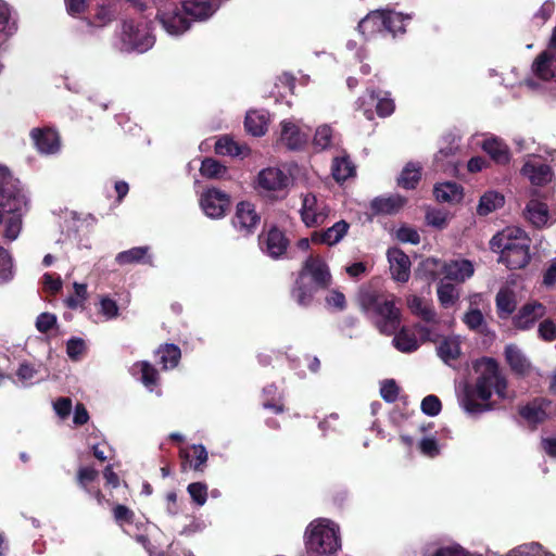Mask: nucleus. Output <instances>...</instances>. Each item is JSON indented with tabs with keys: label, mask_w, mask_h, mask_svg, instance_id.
Returning a JSON list of instances; mask_svg holds the SVG:
<instances>
[{
	"label": "nucleus",
	"mask_w": 556,
	"mask_h": 556,
	"mask_svg": "<svg viewBox=\"0 0 556 556\" xmlns=\"http://www.w3.org/2000/svg\"><path fill=\"white\" fill-rule=\"evenodd\" d=\"M482 149L497 164H507L510 160L508 147L497 138L485 139Z\"/></svg>",
	"instance_id": "obj_27"
},
{
	"label": "nucleus",
	"mask_w": 556,
	"mask_h": 556,
	"mask_svg": "<svg viewBox=\"0 0 556 556\" xmlns=\"http://www.w3.org/2000/svg\"><path fill=\"white\" fill-rule=\"evenodd\" d=\"M35 146L41 153L53 154L60 149V138L51 129L35 128L30 132Z\"/></svg>",
	"instance_id": "obj_19"
},
{
	"label": "nucleus",
	"mask_w": 556,
	"mask_h": 556,
	"mask_svg": "<svg viewBox=\"0 0 556 556\" xmlns=\"http://www.w3.org/2000/svg\"><path fill=\"white\" fill-rule=\"evenodd\" d=\"M438 299L440 304L444 308L454 306L459 299V290L456 286L441 281L437 290Z\"/></svg>",
	"instance_id": "obj_37"
},
{
	"label": "nucleus",
	"mask_w": 556,
	"mask_h": 556,
	"mask_svg": "<svg viewBox=\"0 0 556 556\" xmlns=\"http://www.w3.org/2000/svg\"><path fill=\"white\" fill-rule=\"evenodd\" d=\"M433 193L439 202L458 203L463 199V189L455 182L438 184Z\"/></svg>",
	"instance_id": "obj_30"
},
{
	"label": "nucleus",
	"mask_w": 556,
	"mask_h": 556,
	"mask_svg": "<svg viewBox=\"0 0 556 556\" xmlns=\"http://www.w3.org/2000/svg\"><path fill=\"white\" fill-rule=\"evenodd\" d=\"M267 115L260 111H250L247 113L244 126L248 132L253 136H262L267 129Z\"/></svg>",
	"instance_id": "obj_32"
},
{
	"label": "nucleus",
	"mask_w": 556,
	"mask_h": 556,
	"mask_svg": "<svg viewBox=\"0 0 556 556\" xmlns=\"http://www.w3.org/2000/svg\"><path fill=\"white\" fill-rule=\"evenodd\" d=\"M15 29V22L11 18L10 9L0 3V33L11 34Z\"/></svg>",
	"instance_id": "obj_52"
},
{
	"label": "nucleus",
	"mask_w": 556,
	"mask_h": 556,
	"mask_svg": "<svg viewBox=\"0 0 556 556\" xmlns=\"http://www.w3.org/2000/svg\"><path fill=\"white\" fill-rule=\"evenodd\" d=\"M463 320L469 329L477 331V332L484 331L485 320H484L482 313L479 309L472 308V309L468 311L465 314Z\"/></svg>",
	"instance_id": "obj_45"
},
{
	"label": "nucleus",
	"mask_w": 556,
	"mask_h": 556,
	"mask_svg": "<svg viewBox=\"0 0 556 556\" xmlns=\"http://www.w3.org/2000/svg\"><path fill=\"white\" fill-rule=\"evenodd\" d=\"M220 0H185L184 8L186 12L198 20H203L212 15L218 7Z\"/></svg>",
	"instance_id": "obj_25"
},
{
	"label": "nucleus",
	"mask_w": 556,
	"mask_h": 556,
	"mask_svg": "<svg viewBox=\"0 0 556 556\" xmlns=\"http://www.w3.org/2000/svg\"><path fill=\"white\" fill-rule=\"evenodd\" d=\"M405 204V199L399 194L378 197L370 202L372 214H394Z\"/></svg>",
	"instance_id": "obj_22"
},
{
	"label": "nucleus",
	"mask_w": 556,
	"mask_h": 556,
	"mask_svg": "<svg viewBox=\"0 0 556 556\" xmlns=\"http://www.w3.org/2000/svg\"><path fill=\"white\" fill-rule=\"evenodd\" d=\"M521 173L531 181V184L536 186H543L549 182L553 178L551 167L536 159L528 160L525 163Z\"/></svg>",
	"instance_id": "obj_16"
},
{
	"label": "nucleus",
	"mask_w": 556,
	"mask_h": 556,
	"mask_svg": "<svg viewBox=\"0 0 556 556\" xmlns=\"http://www.w3.org/2000/svg\"><path fill=\"white\" fill-rule=\"evenodd\" d=\"M26 211L27 198L20 181L8 169L0 167V228L7 242L18 238Z\"/></svg>",
	"instance_id": "obj_2"
},
{
	"label": "nucleus",
	"mask_w": 556,
	"mask_h": 556,
	"mask_svg": "<svg viewBox=\"0 0 556 556\" xmlns=\"http://www.w3.org/2000/svg\"><path fill=\"white\" fill-rule=\"evenodd\" d=\"M154 45V37L151 34L148 23L126 21L123 24L121 35L122 51L144 52Z\"/></svg>",
	"instance_id": "obj_7"
},
{
	"label": "nucleus",
	"mask_w": 556,
	"mask_h": 556,
	"mask_svg": "<svg viewBox=\"0 0 556 556\" xmlns=\"http://www.w3.org/2000/svg\"><path fill=\"white\" fill-rule=\"evenodd\" d=\"M301 279L309 276L316 288H327L331 283L329 267L319 256H309L300 271Z\"/></svg>",
	"instance_id": "obj_10"
},
{
	"label": "nucleus",
	"mask_w": 556,
	"mask_h": 556,
	"mask_svg": "<svg viewBox=\"0 0 556 556\" xmlns=\"http://www.w3.org/2000/svg\"><path fill=\"white\" fill-rule=\"evenodd\" d=\"M114 17V10L110 5H99L92 23L98 27H103L112 22Z\"/></svg>",
	"instance_id": "obj_51"
},
{
	"label": "nucleus",
	"mask_w": 556,
	"mask_h": 556,
	"mask_svg": "<svg viewBox=\"0 0 556 556\" xmlns=\"http://www.w3.org/2000/svg\"><path fill=\"white\" fill-rule=\"evenodd\" d=\"M332 175L337 181H344L355 175V166L349 156H340L333 160Z\"/></svg>",
	"instance_id": "obj_38"
},
{
	"label": "nucleus",
	"mask_w": 556,
	"mask_h": 556,
	"mask_svg": "<svg viewBox=\"0 0 556 556\" xmlns=\"http://www.w3.org/2000/svg\"><path fill=\"white\" fill-rule=\"evenodd\" d=\"M97 477H98V471L92 467H81L78 469V472H77L78 483L83 488H86L88 483L94 481Z\"/></svg>",
	"instance_id": "obj_59"
},
{
	"label": "nucleus",
	"mask_w": 556,
	"mask_h": 556,
	"mask_svg": "<svg viewBox=\"0 0 556 556\" xmlns=\"http://www.w3.org/2000/svg\"><path fill=\"white\" fill-rule=\"evenodd\" d=\"M434 556H468V554L462 546L453 545L438 549Z\"/></svg>",
	"instance_id": "obj_64"
},
{
	"label": "nucleus",
	"mask_w": 556,
	"mask_h": 556,
	"mask_svg": "<svg viewBox=\"0 0 556 556\" xmlns=\"http://www.w3.org/2000/svg\"><path fill=\"white\" fill-rule=\"evenodd\" d=\"M384 24V11H375L358 23V30L364 36L371 37L377 33L386 31Z\"/></svg>",
	"instance_id": "obj_24"
},
{
	"label": "nucleus",
	"mask_w": 556,
	"mask_h": 556,
	"mask_svg": "<svg viewBox=\"0 0 556 556\" xmlns=\"http://www.w3.org/2000/svg\"><path fill=\"white\" fill-rule=\"evenodd\" d=\"M476 369L479 377L473 388L467 389L460 400L462 407L469 414H481L492 409L489 403L492 394L501 399H508L507 383L502 377L495 359L484 357L477 362Z\"/></svg>",
	"instance_id": "obj_1"
},
{
	"label": "nucleus",
	"mask_w": 556,
	"mask_h": 556,
	"mask_svg": "<svg viewBox=\"0 0 556 556\" xmlns=\"http://www.w3.org/2000/svg\"><path fill=\"white\" fill-rule=\"evenodd\" d=\"M262 244L265 247L268 255L277 258L286 252L288 240L279 229L271 228L263 239Z\"/></svg>",
	"instance_id": "obj_23"
},
{
	"label": "nucleus",
	"mask_w": 556,
	"mask_h": 556,
	"mask_svg": "<svg viewBox=\"0 0 556 556\" xmlns=\"http://www.w3.org/2000/svg\"><path fill=\"white\" fill-rule=\"evenodd\" d=\"M396 238L401 242L404 243H412V244H418L420 241L419 233L410 227H401L396 231Z\"/></svg>",
	"instance_id": "obj_57"
},
{
	"label": "nucleus",
	"mask_w": 556,
	"mask_h": 556,
	"mask_svg": "<svg viewBox=\"0 0 556 556\" xmlns=\"http://www.w3.org/2000/svg\"><path fill=\"white\" fill-rule=\"evenodd\" d=\"M407 306L412 313L420 316L426 321H433L435 319V312L433 307L417 295H410L407 298Z\"/></svg>",
	"instance_id": "obj_35"
},
{
	"label": "nucleus",
	"mask_w": 556,
	"mask_h": 556,
	"mask_svg": "<svg viewBox=\"0 0 556 556\" xmlns=\"http://www.w3.org/2000/svg\"><path fill=\"white\" fill-rule=\"evenodd\" d=\"M426 218L429 225L442 228L446 224L447 215L441 211H430L427 213Z\"/></svg>",
	"instance_id": "obj_63"
},
{
	"label": "nucleus",
	"mask_w": 556,
	"mask_h": 556,
	"mask_svg": "<svg viewBox=\"0 0 556 556\" xmlns=\"http://www.w3.org/2000/svg\"><path fill=\"white\" fill-rule=\"evenodd\" d=\"M113 515L118 523H131L134 520V513L125 505H116L113 509Z\"/></svg>",
	"instance_id": "obj_61"
},
{
	"label": "nucleus",
	"mask_w": 556,
	"mask_h": 556,
	"mask_svg": "<svg viewBox=\"0 0 556 556\" xmlns=\"http://www.w3.org/2000/svg\"><path fill=\"white\" fill-rule=\"evenodd\" d=\"M289 181V176L278 167L264 168L256 178L257 188L267 192L282 191Z\"/></svg>",
	"instance_id": "obj_12"
},
{
	"label": "nucleus",
	"mask_w": 556,
	"mask_h": 556,
	"mask_svg": "<svg viewBox=\"0 0 556 556\" xmlns=\"http://www.w3.org/2000/svg\"><path fill=\"white\" fill-rule=\"evenodd\" d=\"M156 354L164 369L175 368L181 356L180 349L175 344L162 345Z\"/></svg>",
	"instance_id": "obj_36"
},
{
	"label": "nucleus",
	"mask_w": 556,
	"mask_h": 556,
	"mask_svg": "<svg viewBox=\"0 0 556 556\" xmlns=\"http://www.w3.org/2000/svg\"><path fill=\"white\" fill-rule=\"evenodd\" d=\"M357 301L361 309L381 333L392 336L400 328L401 311L395 305L393 295L363 289L358 293Z\"/></svg>",
	"instance_id": "obj_3"
},
{
	"label": "nucleus",
	"mask_w": 556,
	"mask_h": 556,
	"mask_svg": "<svg viewBox=\"0 0 556 556\" xmlns=\"http://www.w3.org/2000/svg\"><path fill=\"white\" fill-rule=\"evenodd\" d=\"M326 302L329 306L342 311L346 306L345 296L342 292L338 290H332L326 298Z\"/></svg>",
	"instance_id": "obj_60"
},
{
	"label": "nucleus",
	"mask_w": 556,
	"mask_h": 556,
	"mask_svg": "<svg viewBox=\"0 0 556 556\" xmlns=\"http://www.w3.org/2000/svg\"><path fill=\"white\" fill-rule=\"evenodd\" d=\"M187 16L195 18L186 12L184 5L181 9L175 7L172 10L164 11L160 14V22L169 35H180L189 28V20Z\"/></svg>",
	"instance_id": "obj_13"
},
{
	"label": "nucleus",
	"mask_w": 556,
	"mask_h": 556,
	"mask_svg": "<svg viewBox=\"0 0 556 556\" xmlns=\"http://www.w3.org/2000/svg\"><path fill=\"white\" fill-rule=\"evenodd\" d=\"M462 340L459 336H448L442 339L437 346L439 357L445 363L451 364L459 358L462 354Z\"/></svg>",
	"instance_id": "obj_21"
},
{
	"label": "nucleus",
	"mask_w": 556,
	"mask_h": 556,
	"mask_svg": "<svg viewBox=\"0 0 556 556\" xmlns=\"http://www.w3.org/2000/svg\"><path fill=\"white\" fill-rule=\"evenodd\" d=\"M305 545L315 555L334 554L340 548L339 528L329 519L312 521L305 531Z\"/></svg>",
	"instance_id": "obj_5"
},
{
	"label": "nucleus",
	"mask_w": 556,
	"mask_h": 556,
	"mask_svg": "<svg viewBox=\"0 0 556 556\" xmlns=\"http://www.w3.org/2000/svg\"><path fill=\"white\" fill-rule=\"evenodd\" d=\"M100 312L106 319H113L118 316V306L110 298H102L100 301Z\"/></svg>",
	"instance_id": "obj_56"
},
{
	"label": "nucleus",
	"mask_w": 556,
	"mask_h": 556,
	"mask_svg": "<svg viewBox=\"0 0 556 556\" xmlns=\"http://www.w3.org/2000/svg\"><path fill=\"white\" fill-rule=\"evenodd\" d=\"M230 205L229 195L216 188L206 189L200 198V206L210 218H222Z\"/></svg>",
	"instance_id": "obj_8"
},
{
	"label": "nucleus",
	"mask_w": 556,
	"mask_h": 556,
	"mask_svg": "<svg viewBox=\"0 0 556 556\" xmlns=\"http://www.w3.org/2000/svg\"><path fill=\"white\" fill-rule=\"evenodd\" d=\"M399 393H400V388L396 384L395 380L387 379L381 382L380 395L386 402H388V403L395 402L399 397Z\"/></svg>",
	"instance_id": "obj_49"
},
{
	"label": "nucleus",
	"mask_w": 556,
	"mask_h": 556,
	"mask_svg": "<svg viewBox=\"0 0 556 556\" xmlns=\"http://www.w3.org/2000/svg\"><path fill=\"white\" fill-rule=\"evenodd\" d=\"M332 129L328 125H321L316 129L314 144L319 149H326L331 144Z\"/></svg>",
	"instance_id": "obj_50"
},
{
	"label": "nucleus",
	"mask_w": 556,
	"mask_h": 556,
	"mask_svg": "<svg viewBox=\"0 0 556 556\" xmlns=\"http://www.w3.org/2000/svg\"><path fill=\"white\" fill-rule=\"evenodd\" d=\"M419 448L422 454L430 457H433L439 453L438 443L433 438H424L419 443Z\"/></svg>",
	"instance_id": "obj_62"
},
{
	"label": "nucleus",
	"mask_w": 556,
	"mask_h": 556,
	"mask_svg": "<svg viewBox=\"0 0 556 556\" xmlns=\"http://www.w3.org/2000/svg\"><path fill=\"white\" fill-rule=\"evenodd\" d=\"M13 277V261L8 250L0 245V280L8 281Z\"/></svg>",
	"instance_id": "obj_47"
},
{
	"label": "nucleus",
	"mask_w": 556,
	"mask_h": 556,
	"mask_svg": "<svg viewBox=\"0 0 556 556\" xmlns=\"http://www.w3.org/2000/svg\"><path fill=\"white\" fill-rule=\"evenodd\" d=\"M187 491L198 506H203L207 500V485L203 482H192Z\"/></svg>",
	"instance_id": "obj_48"
},
{
	"label": "nucleus",
	"mask_w": 556,
	"mask_h": 556,
	"mask_svg": "<svg viewBox=\"0 0 556 556\" xmlns=\"http://www.w3.org/2000/svg\"><path fill=\"white\" fill-rule=\"evenodd\" d=\"M132 374L135 375L137 371L141 372L140 380L147 388H152L157 383V371L156 369L148 362H139L136 363L132 368Z\"/></svg>",
	"instance_id": "obj_41"
},
{
	"label": "nucleus",
	"mask_w": 556,
	"mask_h": 556,
	"mask_svg": "<svg viewBox=\"0 0 556 556\" xmlns=\"http://www.w3.org/2000/svg\"><path fill=\"white\" fill-rule=\"evenodd\" d=\"M549 403L544 400H535L520 409V415L531 424H539L546 419V406Z\"/></svg>",
	"instance_id": "obj_31"
},
{
	"label": "nucleus",
	"mask_w": 556,
	"mask_h": 556,
	"mask_svg": "<svg viewBox=\"0 0 556 556\" xmlns=\"http://www.w3.org/2000/svg\"><path fill=\"white\" fill-rule=\"evenodd\" d=\"M441 408V402L435 395H427L421 402V410L428 416H437Z\"/></svg>",
	"instance_id": "obj_53"
},
{
	"label": "nucleus",
	"mask_w": 556,
	"mask_h": 556,
	"mask_svg": "<svg viewBox=\"0 0 556 556\" xmlns=\"http://www.w3.org/2000/svg\"><path fill=\"white\" fill-rule=\"evenodd\" d=\"M200 173L207 178H218L226 173V168L216 160L205 159L201 164Z\"/></svg>",
	"instance_id": "obj_44"
},
{
	"label": "nucleus",
	"mask_w": 556,
	"mask_h": 556,
	"mask_svg": "<svg viewBox=\"0 0 556 556\" xmlns=\"http://www.w3.org/2000/svg\"><path fill=\"white\" fill-rule=\"evenodd\" d=\"M56 325V316L51 313H41L36 320V328L39 332H47Z\"/></svg>",
	"instance_id": "obj_55"
},
{
	"label": "nucleus",
	"mask_w": 556,
	"mask_h": 556,
	"mask_svg": "<svg viewBox=\"0 0 556 556\" xmlns=\"http://www.w3.org/2000/svg\"><path fill=\"white\" fill-rule=\"evenodd\" d=\"M316 287L307 286L304 279L299 276L295 287L292 290V298L298 302L299 305L306 306L311 303Z\"/></svg>",
	"instance_id": "obj_40"
},
{
	"label": "nucleus",
	"mask_w": 556,
	"mask_h": 556,
	"mask_svg": "<svg viewBox=\"0 0 556 556\" xmlns=\"http://www.w3.org/2000/svg\"><path fill=\"white\" fill-rule=\"evenodd\" d=\"M85 351V342L79 338H72L67 341L66 353L70 358L78 359Z\"/></svg>",
	"instance_id": "obj_54"
},
{
	"label": "nucleus",
	"mask_w": 556,
	"mask_h": 556,
	"mask_svg": "<svg viewBox=\"0 0 556 556\" xmlns=\"http://www.w3.org/2000/svg\"><path fill=\"white\" fill-rule=\"evenodd\" d=\"M148 247H137L123 251L116 255V262L121 265L141 262L148 255Z\"/></svg>",
	"instance_id": "obj_43"
},
{
	"label": "nucleus",
	"mask_w": 556,
	"mask_h": 556,
	"mask_svg": "<svg viewBox=\"0 0 556 556\" xmlns=\"http://www.w3.org/2000/svg\"><path fill=\"white\" fill-rule=\"evenodd\" d=\"M393 346L402 353H413L420 346V342L410 328L402 327L393 333Z\"/></svg>",
	"instance_id": "obj_20"
},
{
	"label": "nucleus",
	"mask_w": 556,
	"mask_h": 556,
	"mask_svg": "<svg viewBox=\"0 0 556 556\" xmlns=\"http://www.w3.org/2000/svg\"><path fill=\"white\" fill-rule=\"evenodd\" d=\"M421 175V167L414 163H408L399 178V185L406 189L415 188Z\"/></svg>",
	"instance_id": "obj_42"
},
{
	"label": "nucleus",
	"mask_w": 556,
	"mask_h": 556,
	"mask_svg": "<svg viewBox=\"0 0 556 556\" xmlns=\"http://www.w3.org/2000/svg\"><path fill=\"white\" fill-rule=\"evenodd\" d=\"M506 361L517 374H526L530 368V363L522 352L515 345H508L505 349Z\"/></svg>",
	"instance_id": "obj_33"
},
{
	"label": "nucleus",
	"mask_w": 556,
	"mask_h": 556,
	"mask_svg": "<svg viewBox=\"0 0 556 556\" xmlns=\"http://www.w3.org/2000/svg\"><path fill=\"white\" fill-rule=\"evenodd\" d=\"M526 214L527 218L539 228L556 220V215L548 211L546 203L536 199L528 203Z\"/></svg>",
	"instance_id": "obj_18"
},
{
	"label": "nucleus",
	"mask_w": 556,
	"mask_h": 556,
	"mask_svg": "<svg viewBox=\"0 0 556 556\" xmlns=\"http://www.w3.org/2000/svg\"><path fill=\"white\" fill-rule=\"evenodd\" d=\"M422 267L434 279L443 276L445 279L455 282H464L475 273L472 263L464 258L442 262L438 258L429 257L422 262Z\"/></svg>",
	"instance_id": "obj_6"
},
{
	"label": "nucleus",
	"mask_w": 556,
	"mask_h": 556,
	"mask_svg": "<svg viewBox=\"0 0 556 556\" xmlns=\"http://www.w3.org/2000/svg\"><path fill=\"white\" fill-rule=\"evenodd\" d=\"M496 311L501 318H508L516 309L517 300L513 290L505 287L502 288L496 294Z\"/></svg>",
	"instance_id": "obj_28"
},
{
	"label": "nucleus",
	"mask_w": 556,
	"mask_h": 556,
	"mask_svg": "<svg viewBox=\"0 0 556 556\" xmlns=\"http://www.w3.org/2000/svg\"><path fill=\"white\" fill-rule=\"evenodd\" d=\"M215 152L219 155L240 156L245 155L249 149L241 146L230 137H222L215 143Z\"/></svg>",
	"instance_id": "obj_34"
},
{
	"label": "nucleus",
	"mask_w": 556,
	"mask_h": 556,
	"mask_svg": "<svg viewBox=\"0 0 556 556\" xmlns=\"http://www.w3.org/2000/svg\"><path fill=\"white\" fill-rule=\"evenodd\" d=\"M384 29L388 33L396 35L405 30L404 17L400 13L384 12Z\"/></svg>",
	"instance_id": "obj_46"
},
{
	"label": "nucleus",
	"mask_w": 556,
	"mask_h": 556,
	"mask_svg": "<svg viewBox=\"0 0 556 556\" xmlns=\"http://www.w3.org/2000/svg\"><path fill=\"white\" fill-rule=\"evenodd\" d=\"M300 213L303 223L307 227H316L326 222L330 210L324 202H319L313 193H306L302 195Z\"/></svg>",
	"instance_id": "obj_9"
},
{
	"label": "nucleus",
	"mask_w": 556,
	"mask_h": 556,
	"mask_svg": "<svg viewBox=\"0 0 556 556\" xmlns=\"http://www.w3.org/2000/svg\"><path fill=\"white\" fill-rule=\"evenodd\" d=\"M531 240L518 227H506L496 233L490 244L491 249L500 253V262L510 269H520L530 262Z\"/></svg>",
	"instance_id": "obj_4"
},
{
	"label": "nucleus",
	"mask_w": 556,
	"mask_h": 556,
	"mask_svg": "<svg viewBox=\"0 0 556 556\" xmlns=\"http://www.w3.org/2000/svg\"><path fill=\"white\" fill-rule=\"evenodd\" d=\"M307 136L303 134L293 123L283 121L281 123L280 140L289 149L300 148L306 142Z\"/></svg>",
	"instance_id": "obj_26"
},
{
	"label": "nucleus",
	"mask_w": 556,
	"mask_h": 556,
	"mask_svg": "<svg viewBox=\"0 0 556 556\" xmlns=\"http://www.w3.org/2000/svg\"><path fill=\"white\" fill-rule=\"evenodd\" d=\"M556 61L548 53H541L534 61L532 65L533 73L536 77L542 80H549L555 75Z\"/></svg>",
	"instance_id": "obj_29"
},
{
	"label": "nucleus",
	"mask_w": 556,
	"mask_h": 556,
	"mask_svg": "<svg viewBox=\"0 0 556 556\" xmlns=\"http://www.w3.org/2000/svg\"><path fill=\"white\" fill-rule=\"evenodd\" d=\"M545 314L546 308L543 304L538 302L527 303L519 309L513 323L516 328L526 330L531 328L536 320L543 318Z\"/></svg>",
	"instance_id": "obj_14"
},
{
	"label": "nucleus",
	"mask_w": 556,
	"mask_h": 556,
	"mask_svg": "<svg viewBox=\"0 0 556 556\" xmlns=\"http://www.w3.org/2000/svg\"><path fill=\"white\" fill-rule=\"evenodd\" d=\"M390 271L392 278L400 282H406L410 275V261L401 250L393 248L388 251Z\"/></svg>",
	"instance_id": "obj_15"
},
{
	"label": "nucleus",
	"mask_w": 556,
	"mask_h": 556,
	"mask_svg": "<svg viewBox=\"0 0 556 556\" xmlns=\"http://www.w3.org/2000/svg\"><path fill=\"white\" fill-rule=\"evenodd\" d=\"M350 225L345 220H340L323 231H314L311 241L316 244L334 245L340 242L348 233Z\"/></svg>",
	"instance_id": "obj_17"
},
{
	"label": "nucleus",
	"mask_w": 556,
	"mask_h": 556,
	"mask_svg": "<svg viewBox=\"0 0 556 556\" xmlns=\"http://www.w3.org/2000/svg\"><path fill=\"white\" fill-rule=\"evenodd\" d=\"M504 204V197L495 191L485 192L479 201L477 212L479 215H488Z\"/></svg>",
	"instance_id": "obj_39"
},
{
	"label": "nucleus",
	"mask_w": 556,
	"mask_h": 556,
	"mask_svg": "<svg viewBox=\"0 0 556 556\" xmlns=\"http://www.w3.org/2000/svg\"><path fill=\"white\" fill-rule=\"evenodd\" d=\"M261 217L252 203L242 201L237 204L232 219L233 227L244 235L252 233L260 224Z\"/></svg>",
	"instance_id": "obj_11"
},
{
	"label": "nucleus",
	"mask_w": 556,
	"mask_h": 556,
	"mask_svg": "<svg viewBox=\"0 0 556 556\" xmlns=\"http://www.w3.org/2000/svg\"><path fill=\"white\" fill-rule=\"evenodd\" d=\"M538 332L541 339L553 341L556 339V325L551 319H544L540 323Z\"/></svg>",
	"instance_id": "obj_58"
}]
</instances>
